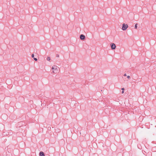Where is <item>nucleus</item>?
Returning <instances> with one entry per match:
<instances>
[{"mask_svg": "<svg viewBox=\"0 0 156 156\" xmlns=\"http://www.w3.org/2000/svg\"><path fill=\"white\" fill-rule=\"evenodd\" d=\"M123 76H127V75H126V73H125V74H124Z\"/></svg>", "mask_w": 156, "mask_h": 156, "instance_id": "nucleus-13", "label": "nucleus"}, {"mask_svg": "<svg viewBox=\"0 0 156 156\" xmlns=\"http://www.w3.org/2000/svg\"><path fill=\"white\" fill-rule=\"evenodd\" d=\"M137 24L136 23L135 25V28L136 29H137Z\"/></svg>", "mask_w": 156, "mask_h": 156, "instance_id": "nucleus-8", "label": "nucleus"}, {"mask_svg": "<svg viewBox=\"0 0 156 156\" xmlns=\"http://www.w3.org/2000/svg\"><path fill=\"white\" fill-rule=\"evenodd\" d=\"M116 46L114 43H112L111 44V48L112 49H115V48Z\"/></svg>", "mask_w": 156, "mask_h": 156, "instance_id": "nucleus-4", "label": "nucleus"}, {"mask_svg": "<svg viewBox=\"0 0 156 156\" xmlns=\"http://www.w3.org/2000/svg\"><path fill=\"white\" fill-rule=\"evenodd\" d=\"M51 129V127H48V130H50V129Z\"/></svg>", "mask_w": 156, "mask_h": 156, "instance_id": "nucleus-12", "label": "nucleus"}, {"mask_svg": "<svg viewBox=\"0 0 156 156\" xmlns=\"http://www.w3.org/2000/svg\"><path fill=\"white\" fill-rule=\"evenodd\" d=\"M47 60L50 61L51 60L50 58L49 57H48L47 58Z\"/></svg>", "mask_w": 156, "mask_h": 156, "instance_id": "nucleus-7", "label": "nucleus"}, {"mask_svg": "<svg viewBox=\"0 0 156 156\" xmlns=\"http://www.w3.org/2000/svg\"><path fill=\"white\" fill-rule=\"evenodd\" d=\"M122 30H126L128 27V25L127 24L123 23L122 25Z\"/></svg>", "mask_w": 156, "mask_h": 156, "instance_id": "nucleus-2", "label": "nucleus"}, {"mask_svg": "<svg viewBox=\"0 0 156 156\" xmlns=\"http://www.w3.org/2000/svg\"><path fill=\"white\" fill-rule=\"evenodd\" d=\"M80 38L81 40H83L85 39V37L83 34H81L80 36Z\"/></svg>", "mask_w": 156, "mask_h": 156, "instance_id": "nucleus-3", "label": "nucleus"}, {"mask_svg": "<svg viewBox=\"0 0 156 156\" xmlns=\"http://www.w3.org/2000/svg\"><path fill=\"white\" fill-rule=\"evenodd\" d=\"M34 60L36 61H37V59L36 58H34Z\"/></svg>", "mask_w": 156, "mask_h": 156, "instance_id": "nucleus-10", "label": "nucleus"}, {"mask_svg": "<svg viewBox=\"0 0 156 156\" xmlns=\"http://www.w3.org/2000/svg\"><path fill=\"white\" fill-rule=\"evenodd\" d=\"M126 79L125 78H124V80H126Z\"/></svg>", "mask_w": 156, "mask_h": 156, "instance_id": "nucleus-14", "label": "nucleus"}, {"mask_svg": "<svg viewBox=\"0 0 156 156\" xmlns=\"http://www.w3.org/2000/svg\"><path fill=\"white\" fill-rule=\"evenodd\" d=\"M127 77L128 79H130V77L129 76H127Z\"/></svg>", "mask_w": 156, "mask_h": 156, "instance_id": "nucleus-9", "label": "nucleus"}, {"mask_svg": "<svg viewBox=\"0 0 156 156\" xmlns=\"http://www.w3.org/2000/svg\"><path fill=\"white\" fill-rule=\"evenodd\" d=\"M121 89H122V94H123V93H124V88H122Z\"/></svg>", "mask_w": 156, "mask_h": 156, "instance_id": "nucleus-6", "label": "nucleus"}, {"mask_svg": "<svg viewBox=\"0 0 156 156\" xmlns=\"http://www.w3.org/2000/svg\"><path fill=\"white\" fill-rule=\"evenodd\" d=\"M31 57L32 58H34V55L33 54L32 55Z\"/></svg>", "mask_w": 156, "mask_h": 156, "instance_id": "nucleus-11", "label": "nucleus"}, {"mask_svg": "<svg viewBox=\"0 0 156 156\" xmlns=\"http://www.w3.org/2000/svg\"><path fill=\"white\" fill-rule=\"evenodd\" d=\"M59 67L56 65H54L52 67V73H58Z\"/></svg>", "mask_w": 156, "mask_h": 156, "instance_id": "nucleus-1", "label": "nucleus"}, {"mask_svg": "<svg viewBox=\"0 0 156 156\" xmlns=\"http://www.w3.org/2000/svg\"><path fill=\"white\" fill-rule=\"evenodd\" d=\"M40 156H45L43 152L41 151L39 153Z\"/></svg>", "mask_w": 156, "mask_h": 156, "instance_id": "nucleus-5", "label": "nucleus"}, {"mask_svg": "<svg viewBox=\"0 0 156 156\" xmlns=\"http://www.w3.org/2000/svg\"><path fill=\"white\" fill-rule=\"evenodd\" d=\"M59 57V55H58L57 56V57Z\"/></svg>", "mask_w": 156, "mask_h": 156, "instance_id": "nucleus-15", "label": "nucleus"}]
</instances>
